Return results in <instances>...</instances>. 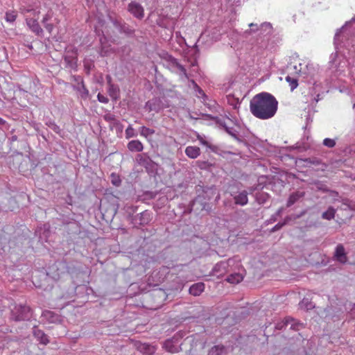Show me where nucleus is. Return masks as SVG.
I'll return each instance as SVG.
<instances>
[{"instance_id": "nucleus-5", "label": "nucleus", "mask_w": 355, "mask_h": 355, "mask_svg": "<svg viewBox=\"0 0 355 355\" xmlns=\"http://www.w3.org/2000/svg\"><path fill=\"white\" fill-rule=\"evenodd\" d=\"M136 159L140 166L145 168L149 175H155L157 173L158 164L153 161L146 153L138 154Z\"/></svg>"}, {"instance_id": "nucleus-25", "label": "nucleus", "mask_w": 355, "mask_h": 355, "mask_svg": "<svg viewBox=\"0 0 355 355\" xmlns=\"http://www.w3.org/2000/svg\"><path fill=\"white\" fill-rule=\"evenodd\" d=\"M64 67L73 70L77 69V58L70 55H64L63 57Z\"/></svg>"}, {"instance_id": "nucleus-30", "label": "nucleus", "mask_w": 355, "mask_h": 355, "mask_svg": "<svg viewBox=\"0 0 355 355\" xmlns=\"http://www.w3.org/2000/svg\"><path fill=\"white\" fill-rule=\"evenodd\" d=\"M108 94L110 96L116 101L120 98V89L117 85H112L108 87Z\"/></svg>"}, {"instance_id": "nucleus-61", "label": "nucleus", "mask_w": 355, "mask_h": 355, "mask_svg": "<svg viewBox=\"0 0 355 355\" xmlns=\"http://www.w3.org/2000/svg\"><path fill=\"white\" fill-rule=\"evenodd\" d=\"M97 99L99 102L103 103H107L109 102V99L104 95L101 94V93L98 94Z\"/></svg>"}, {"instance_id": "nucleus-53", "label": "nucleus", "mask_w": 355, "mask_h": 355, "mask_svg": "<svg viewBox=\"0 0 355 355\" xmlns=\"http://www.w3.org/2000/svg\"><path fill=\"white\" fill-rule=\"evenodd\" d=\"M322 144L327 148H331L336 146V141L333 139L325 138L322 141Z\"/></svg>"}, {"instance_id": "nucleus-44", "label": "nucleus", "mask_w": 355, "mask_h": 355, "mask_svg": "<svg viewBox=\"0 0 355 355\" xmlns=\"http://www.w3.org/2000/svg\"><path fill=\"white\" fill-rule=\"evenodd\" d=\"M46 125L52 129L55 133L58 135L61 134L62 130L60 129V126L55 123L54 121L49 120L46 122Z\"/></svg>"}, {"instance_id": "nucleus-56", "label": "nucleus", "mask_w": 355, "mask_h": 355, "mask_svg": "<svg viewBox=\"0 0 355 355\" xmlns=\"http://www.w3.org/2000/svg\"><path fill=\"white\" fill-rule=\"evenodd\" d=\"M286 220L283 222H279L270 230V232L272 233L281 230L284 225H286Z\"/></svg>"}, {"instance_id": "nucleus-24", "label": "nucleus", "mask_w": 355, "mask_h": 355, "mask_svg": "<svg viewBox=\"0 0 355 355\" xmlns=\"http://www.w3.org/2000/svg\"><path fill=\"white\" fill-rule=\"evenodd\" d=\"M127 147L131 152H141L144 146L139 140H132L128 143Z\"/></svg>"}, {"instance_id": "nucleus-1", "label": "nucleus", "mask_w": 355, "mask_h": 355, "mask_svg": "<svg viewBox=\"0 0 355 355\" xmlns=\"http://www.w3.org/2000/svg\"><path fill=\"white\" fill-rule=\"evenodd\" d=\"M277 109V100L272 94L266 92L254 95L250 102V112L254 116L261 120L272 118Z\"/></svg>"}, {"instance_id": "nucleus-47", "label": "nucleus", "mask_w": 355, "mask_h": 355, "mask_svg": "<svg viewBox=\"0 0 355 355\" xmlns=\"http://www.w3.org/2000/svg\"><path fill=\"white\" fill-rule=\"evenodd\" d=\"M58 265V268L66 269V272L69 274H72L74 272V268L69 266L66 261L59 262Z\"/></svg>"}, {"instance_id": "nucleus-27", "label": "nucleus", "mask_w": 355, "mask_h": 355, "mask_svg": "<svg viewBox=\"0 0 355 355\" xmlns=\"http://www.w3.org/2000/svg\"><path fill=\"white\" fill-rule=\"evenodd\" d=\"M72 87L74 90L79 92L82 98L87 99L89 97V90L87 89L84 82L78 85H73Z\"/></svg>"}, {"instance_id": "nucleus-38", "label": "nucleus", "mask_w": 355, "mask_h": 355, "mask_svg": "<svg viewBox=\"0 0 355 355\" xmlns=\"http://www.w3.org/2000/svg\"><path fill=\"white\" fill-rule=\"evenodd\" d=\"M352 21H355V17H353L350 21L346 22L343 26H342L340 28L337 30V31L334 35V44L336 46H337L338 42H340V37H341V34L343 33V30L345 28V26H347Z\"/></svg>"}, {"instance_id": "nucleus-15", "label": "nucleus", "mask_w": 355, "mask_h": 355, "mask_svg": "<svg viewBox=\"0 0 355 355\" xmlns=\"http://www.w3.org/2000/svg\"><path fill=\"white\" fill-rule=\"evenodd\" d=\"M305 196V192L302 191H296L295 192H293L289 196L287 202H286V207H290L295 205V203L300 202L303 200L304 197Z\"/></svg>"}, {"instance_id": "nucleus-40", "label": "nucleus", "mask_w": 355, "mask_h": 355, "mask_svg": "<svg viewBox=\"0 0 355 355\" xmlns=\"http://www.w3.org/2000/svg\"><path fill=\"white\" fill-rule=\"evenodd\" d=\"M340 202L343 205L345 206L343 208L345 210L347 209L352 211H355V202L348 198H342Z\"/></svg>"}, {"instance_id": "nucleus-10", "label": "nucleus", "mask_w": 355, "mask_h": 355, "mask_svg": "<svg viewBox=\"0 0 355 355\" xmlns=\"http://www.w3.org/2000/svg\"><path fill=\"white\" fill-rule=\"evenodd\" d=\"M127 10L135 18L141 19L144 17V8L139 3L131 1L128 4Z\"/></svg>"}, {"instance_id": "nucleus-50", "label": "nucleus", "mask_w": 355, "mask_h": 355, "mask_svg": "<svg viewBox=\"0 0 355 355\" xmlns=\"http://www.w3.org/2000/svg\"><path fill=\"white\" fill-rule=\"evenodd\" d=\"M249 27H250V29L246 30L244 32V34L245 35H249L252 33L258 32L259 26H258L257 24L251 23L249 24Z\"/></svg>"}, {"instance_id": "nucleus-39", "label": "nucleus", "mask_w": 355, "mask_h": 355, "mask_svg": "<svg viewBox=\"0 0 355 355\" xmlns=\"http://www.w3.org/2000/svg\"><path fill=\"white\" fill-rule=\"evenodd\" d=\"M292 321H293V318L289 316L286 317L283 321L279 322L276 324L275 328L279 330H282L291 323Z\"/></svg>"}, {"instance_id": "nucleus-36", "label": "nucleus", "mask_w": 355, "mask_h": 355, "mask_svg": "<svg viewBox=\"0 0 355 355\" xmlns=\"http://www.w3.org/2000/svg\"><path fill=\"white\" fill-rule=\"evenodd\" d=\"M300 308L302 309L309 311L313 309L315 307L313 303L309 300L308 298H303L302 300L299 304Z\"/></svg>"}, {"instance_id": "nucleus-16", "label": "nucleus", "mask_w": 355, "mask_h": 355, "mask_svg": "<svg viewBox=\"0 0 355 355\" xmlns=\"http://www.w3.org/2000/svg\"><path fill=\"white\" fill-rule=\"evenodd\" d=\"M234 204L240 206H245L248 203V192L246 190L240 191L238 194L233 196Z\"/></svg>"}, {"instance_id": "nucleus-23", "label": "nucleus", "mask_w": 355, "mask_h": 355, "mask_svg": "<svg viewBox=\"0 0 355 355\" xmlns=\"http://www.w3.org/2000/svg\"><path fill=\"white\" fill-rule=\"evenodd\" d=\"M205 285L203 282H198L191 285L189 288V293L193 296L200 295L205 290Z\"/></svg>"}, {"instance_id": "nucleus-64", "label": "nucleus", "mask_w": 355, "mask_h": 355, "mask_svg": "<svg viewBox=\"0 0 355 355\" xmlns=\"http://www.w3.org/2000/svg\"><path fill=\"white\" fill-rule=\"evenodd\" d=\"M72 78L77 83L76 85H78L84 82L83 77L80 76H73Z\"/></svg>"}, {"instance_id": "nucleus-3", "label": "nucleus", "mask_w": 355, "mask_h": 355, "mask_svg": "<svg viewBox=\"0 0 355 355\" xmlns=\"http://www.w3.org/2000/svg\"><path fill=\"white\" fill-rule=\"evenodd\" d=\"M32 317L33 310L26 304H14L12 307H10L9 319L11 321H29Z\"/></svg>"}, {"instance_id": "nucleus-37", "label": "nucleus", "mask_w": 355, "mask_h": 355, "mask_svg": "<svg viewBox=\"0 0 355 355\" xmlns=\"http://www.w3.org/2000/svg\"><path fill=\"white\" fill-rule=\"evenodd\" d=\"M138 209V207L135 205H129L125 207V212L127 214V218L130 222H132V218L135 216V214Z\"/></svg>"}, {"instance_id": "nucleus-18", "label": "nucleus", "mask_w": 355, "mask_h": 355, "mask_svg": "<svg viewBox=\"0 0 355 355\" xmlns=\"http://www.w3.org/2000/svg\"><path fill=\"white\" fill-rule=\"evenodd\" d=\"M228 354V348L222 345H216L211 347L207 355H227Z\"/></svg>"}, {"instance_id": "nucleus-29", "label": "nucleus", "mask_w": 355, "mask_h": 355, "mask_svg": "<svg viewBox=\"0 0 355 355\" xmlns=\"http://www.w3.org/2000/svg\"><path fill=\"white\" fill-rule=\"evenodd\" d=\"M139 131L140 135L143 136L145 138H146L148 141H151L152 140L151 137L155 132L154 129L149 128L146 127L144 125L141 126L139 128Z\"/></svg>"}, {"instance_id": "nucleus-34", "label": "nucleus", "mask_w": 355, "mask_h": 355, "mask_svg": "<svg viewBox=\"0 0 355 355\" xmlns=\"http://www.w3.org/2000/svg\"><path fill=\"white\" fill-rule=\"evenodd\" d=\"M207 148H209L211 152H213L216 154H218L219 155H221L223 157H224L225 155H232L233 154V153H232L230 151L223 150L218 146L211 144L210 143Z\"/></svg>"}, {"instance_id": "nucleus-42", "label": "nucleus", "mask_w": 355, "mask_h": 355, "mask_svg": "<svg viewBox=\"0 0 355 355\" xmlns=\"http://www.w3.org/2000/svg\"><path fill=\"white\" fill-rule=\"evenodd\" d=\"M227 100L229 105L233 107L234 109H237L240 104L239 99L236 98L234 95L230 94L227 96Z\"/></svg>"}, {"instance_id": "nucleus-52", "label": "nucleus", "mask_w": 355, "mask_h": 355, "mask_svg": "<svg viewBox=\"0 0 355 355\" xmlns=\"http://www.w3.org/2000/svg\"><path fill=\"white\" fill-rule=\"evenodd\" d=\"M289 324H291L290 328L294 331H298L300 328L303 327V324L295 318H293V321H292Z\"/></svg>"}, {"instance_id": "nucleus-19", "label": "nucleus", "mask_w": 355, "mask_h": 355, "mask_svg": "<svg viewBox=\"0 0 355 355\" xmlns=\"http://www.w3.org/2000/svg\"><path fill=\"white\" fill-rule=\"evenodd\" d=\"M137 349L139 352L146 355H152L156 351V348L155 346L148 343H142L137 344Z\"/></svg>"}, {"instance_id": "nucleus-17", "label": "nucleus", "mask_w": 355, "mask_h": 355, "mask_svg": "<svg viewBox=\"0 0 355 355\" xmlns=\"http://www.w3.org/2000/svg\"><path fill=\"white\" fill-rule=\"evenodd\" d=\"M26 24L28 28L31 30L33 33H34L37 36L43 35V29L41 28L38 21L33 18L26 19Z\"/></svg>"}, {"instance_id": "nucleus-6", "label": "nucleus", "mask_w": 355, "mask_h": 355, "mask_svg": "<svg viewBox=\"0 0 355 355\" xmlns=\"http://www.w3.org/2000/svg\"><path fill=\"white\" fill-rule=\"evenodd\" d=\"M153 219V213L151 211L145 210L137 214L132 218L131 223L135 227L139 228V226H146L148 225Z\"/></svg>"}, {"instance_id": "nucleus-12", "label": "nucleus", "mask_w": 355, "mask_h": 355, "mask_svg": "<svg viewBox=\"0 0 355 355\" xmlns=\"http://www.w3.org/2000/svg\"><path fill=\"white\" fill-rule=\"evenodd\" d=\"M165 59L167 62H168L170 64H171L173 67H175L178 68V69L180 71V76H184L186 78H189V76H188L186 68L178 62V60L177 58H175V57H173L171 55L167 54Z\"/></svg>"}, {"instance_id": "nucleus-21", "label": "nucleus", "mask_w": 355, "mask_h": 355, "mask_svg": "<svg viewBox=\"0 0 355 355\" xmlns=\"http://www.w3.org/2000/svg\"><path fill=\"white\" fill-rule=\"evenodd\" d=\"M65 230L68 234H79L81 232L80 225L75 220L71 221L66 225Z\"/></svg>"}, {"instance_id": "nucleus-8", "label": "nucleus", "mask_w": 355, "mask_h": 355, "mask_svg": "<svg viewBox=\"0 0 355 355\" xmlns=\"http://www.w3.org/2000/svg\"><path fill=\"white\" fill-rule=\"evenodd\" d=\"M41 318L44 322L49 324H59L63 322V317L61 315L50 310H44Z\"/></svg>"}, {"instance_id": "nucleus-31", "label": "nucleus", "mask_w": 355, "mask_h": 355, "mask_svg": "<svg viewBox=\"0 0 355 355\" xmlns=\"http://www.w3.org/2000/svg\"><path fill=\"white\" fill-rule=\"evenodd\" d=\"M255 201L259 205H263L266 203L270 198V195L266 192H257L254 194Z\"/></svg>"}, {"instance_id": "nucleus-63", "label": "nucleus", "mask_w": 355, "mask_h": 355, "mask_svg": "<svg viewBox=\"0 0 355 355\" xmlns=\"http://www.w3.org/2000/svg\"><path fill=\"white\" fill-rule=\"evenodd\" d=\"M215 123L222 127L224 130L225 129V127H227L225 122L218 116L216 117Z\"/></svg>"}, {"instance_id": "nucleus-13", "label": "nucleus", "mask_w": 355, "mask_h": 355, "mask_svg": "<svg viewBox=\"0 0 355 355\" xmlns=\"http://www.w3.org/2000/svg\"><path fill=\"white\" fill-rule=\"evenodd\" d=\"M302 161L305 166L308 167L311 166H319L318 169L321 171H324L327 168V165L322 162V159L315 157L304 158Z\"/></svg>"}, {"instance_id": "nucleus-59", "label": "nucleus", "mask_w": 355, "mask_h": 355, "mask_svg": "<svg viewBox=\"0 0 355 355\" xmlns=\"http://www.w3.org/2000/svg\"><path fill=\"white\" fill-rule=\"evenodd\" d=\"M157 194V193L154 191H146L144 193V196H146V198L148 200L154 199L156 197Z\"/></svg>"}, {"instance_id": "nucleus-62", "label": "nucleus", "mask_w": 355, "mask_h": 355, "mask_svg": "<svg viewBox=\"0 0 355 355\" xmlns=\"http://www.w3.org/2000/svg\"><path fill=\"white\" fill-rule=\"evenodd\" d=\"M53 15V11L51 10H49L46 12V14L44 16V17H43L42 21H50L52 19Z\"/></svg>"}, {"instance_id": "nucleus-43", "label": "nucleus", "mask_w": 355, "mask_h": 355, "mask_svg": "<svg viewBox=\"0 0 355 355\" xmlns=\"http://www.w3.org/2000/svg\"><path fill=\"white\" fill-rule=\"evenodd\" d=\"M17 17V12L15 10H9L6 12L5 19L6 21L13 23Z\"/></svg>"}, {"instance_id": "nucleus-32", "label": "nucleus", "mask_w": 355, "mask_h": 355, "mask_svg": "<svg viewBox=\"0 0 355 355\" xmlns=\"http://www.w3.org/2000/svg\"><path fill=\"white\" fill-rule=\"evenodd\" d=\"M338 53L337 51L332 53L330 55V60L329 62V67L331 69H338L340 67V62L338 60Z\"/></svg>"}, {"instance_id": "nucleus-49", "label": "nucleus", "mask_w": 355, "mask_h": 355, "mask_svg": "<svg viewBox=\"0 0 355 355\" xmlns=\"http://www.w3.org/2000/svg\"><path fill=\"white\" fill-rule=\"evenodd\" d=\"M137 136V133L135 132V129L132 127L131 125H129L125 130V138L128 139L130 138L135 137Z\"/></svg>"}, {"instance_id": "nucleus-45", "label": "nucleus", "mask_w": 355, "mask_h": 355, "mask_svg": "<svg viewBox=\"0 0 355 355\" xmlns=\"http://www.w3.org/2000/svg\"><path fill=\"white\" fill-rule=\"evenodd\" d=\"M286 80L289 83L291 91H293L298 86V81L297 78H292L290 76H287L286 77Z\"/></svg>"}, {"instance_id": "nucleus-2", "label": "nucleus", "mask_w": 355, "mask_h": 355, "mask_svg": "<svg viewBox=\"0 0 355 355\" xmlns=\"http://www.w3.org/2000/svg\"><path fill=\"white\" fill-rule=\"evenodd\" d=\"M196 191L197 193L196 200L203 205L205 209L208 206L207 201L215 198V201L218 202L220 199V194L216 187L214 184L206 185L200 182V184L196 186Z\"/></svg>"}, {"instance_id": "nucleus-55", "label": "nucleus", "mask_w": 355, "mask_h": 355, "mask_svg": "<svg viewBox=\"0 0 355 355\" xmlns=\"http://www.w3.org/2000/svg\"><path fill=\"white\" fill-rule=\"evenodd\" d=\"M153 295L155 297H159L160 298H162L164 300H165L167 297L166 292L162 289L154 291L153 293Z\"/></svg>"}, {"instance_id": "nucleus-14", "label": "nucleus", "mask_w": 355, "mask_h": 355, "mask_svg": "<svg viewBox=\"0 0 355 355\" xmlns=\"http://www.w3.org/2000/svg\"><path fill=\"white\" fill-rule=\"evenodd\" d=\"M33 335L40 344L47 345L49 343V336L37 326L33 327Z\"/></svg>"}, {"instance_id": "nucleus-7", "label": "nucleus", "mask_w": 355, "mask_h": 355, "mask_svg": "<svg viewBox=\"0 0 355 355\" xmlns=\"http://www.w3.org/2000/svg\"><path fill=\"white\" fill-rule=\"evenodd\" d=\"M110 20L120 33H123L128 37H132L134 35L135 29L126 24L122 19L110 17Z\"/></svg>"}, {"instance_id": "nucleus-9", "label": "nucleus", "mask_w": 355, "mask_h": 355, "mask_svg": "<svg viewBox=\"0 0 355 355\" xmlns=\"http://www.w3.org/2000/svg\"><path fill=\"white\" fill-rule=\"evenodd\" d=\"M167 107L164 105L162 99L158 97H155L148 101L144 105V108L148 112L155 111V112H159Z\"/></svg>"}, {"instance_id": "nucleus-54", "label": "nucleus", "mask_w": 355, "mask_h": 355, "mask_svg": "<svg viewBox=\"0 0 355 355\" xmlns=\"http://www.w3.org/2000/svg\"><path fill=\"white\" fill-rule=\"evenodd\" d=\"M186 336V331H178L176 334H175L173 335V336L172 337V338H173V340H175V343L176 344H178L179 343V341L180 339H182L183 337H184Z\"/></svg>"}, {"instance_id": "nucleus-60", "label": "nucleus", "mask_w": 355, "mask_h": 355, "mask_svg": "<svg viewBox=\"0 0 355 355\" xmlns=\"http://www.w3.org/2000/svg\"><path fill=\"white\" fill-rule=\"evenodd\" d=\"M343 315H344L343 311H342L341 310H338L336 311V314L332 315L331 318L334 321H336V320H340L342 317H343Z\"/></svg>"}, {"instance_id": "nucleus-35", "label": "nucleus", "mask_w": 355, "mask_h": 355, "mask_svg": "<svg viewBox=\"0 0 355 355\" xmlns=\"http://www.w3.org/2000/svg\"><path fill=\"white\" fill-rule=\"evenodd\" d=\"M243 277L240 273L234 272L230 274L226 279V281L231 284H238L243 280Z\"/></svg>"}, {"instance_id": "nucleus-57", "label": "nucleus", "mask_w": 355, "mask_h": 355, "mask_svg": "<svg viewBox=\"0 0 355 355\" xmlns=\"http://www.w3.org/2000/svg\"><path fill=\"white\" fill-rule=\"evenodd\" d=\"M8 140L10 142V148L16 150V146L15 145V141H17L18 140V137L15 135H12L10 137H9Z\"/></svg>"}, {"instance_id": "nucleus-28", "label": "nucleus", "mask_w": 355, "mask_h": 355, "mask_svg": "<svg viewBox=\"0 0 355 355\" xmlns=\"http://www.w3.org/2000/svg\"><path fill=\"white\" fill-rule=\"evenodd\" d=\"M272 29V27L270 23L263 22L259 26L258 32L260 35L267 36L271 33Z\"/></svg>"}, {"instance_id": "nucleus-22", "label": "nucleus", "mask_w": 355, "mask_h": 355, "mask_svg": "<svg viewBox=\"0 0 355 355\" xmlns=\"http://www.w3.org/2000/svg\"><path fill=\"white\" fill-rule=\"evenodd\" d=\"M180 346L178 344H176L175 343V340L173 338H169L167 339L164 343V348L166 349V351L171 352V353H178L180 351Z\"/></svg>"}, {"instance_id": "nucleus-48", "label": "nucleus", "mask_w": 355, "mask_h": 355, "mask_svg": "<svg viewBox=\"0 0 355 355\" xmlns=\"http://www.w3.org/2000/svg\"><path fill=\"white\" fill-rule=\"evenodd\" d=\"M315 184L318 191H321L323 193H329L330 189L324 183L318 181L315 182Z\"/></svg>"}, {"instance_id": "nucleus-46", "label": "nucleus", "mask_w": 355, "mask_h": 355, "mask_svg": "<svg viewBox=\"0 0 355 355\" xmlns=\"http://www.w3.org/2000/svg\"><path fill=\"white\" fill-rule=\"evenodd\" d=\"M110 179H111V182L113 185L116 186V187H119L121 184V178L120 176L115 173H112L111 175H110Z\"/></svg>"}, {"instance_id": "nucleus-58", "label": "nucleus", "mask_w": 355, "mask_h": 355, "mask_svg": "<svg viewBox=\"0 0 355 355\" xmlns=\"http://www.w3.org/2000/svg\"><path fill=\"white\" fill-rule=\"evenodd\" d=\"M99 54L102 57L107 56L109 54V46H103L100 47Z\"/></svg>"}, {"instance_id": "nucleus-33", "label": "nucleus", "mask_w": 355, "mask_h": 355, "mask_svg": "<svg viewBox=\"0 0 355 355\" xmlns=\"http://www.w3.org/2000/svg\"><path fill=\"white\" fill-rule=\"evenodd\" d=\"M336 210L333 207H328L327 211L322 214V218L327 220H331L334 218Z\"/></svg>"}, {"instance_id": "nucleus-26", "label": "nucleus", "mask_w": 355, "mask_h": 355, "mask_svg": "<svg viewBox=\"0 0 355 355\" xmlns=\"http://www.w3.org/2000/svg\"><path fill=\"white\" fill-rule=\"evenodd\" d=\"M185 154L191 159L197 158L200 154V149L198 146H187L185 149Z\"/></svg>"}, {"instance_id": "nucleus-41", "label": "nucleus", "mask_w": 355, "mask_h": 355, "mask_svg": "<svg viewBox=\"0 0 355 355\" xmlns=\"http://www.w3.org/2000/svg\"><path fill=\"white\" fill-rule=\"evenodd\" d=\"M104 119L107 121L112 123L114 126H122L121 123L119 120L116 119V116L112 114H106L104 116Z\"/></svg>"}, {"instance_id": "nucleus-51", "label": "nucleus", "mask_w": 355, "mask_h": 355, "mask_svg": "<svg viewBox=\"0 0 355 355\" xmlns=\"http://www.w3.org/2000/svg\"><path fill=\"white\" fill-rule=\"evenodd\" d=\"M225 131L236 141H241V139L239 137L238 135L236 134V131L234 130L233 128L225 127Z\"/></svg>"}, {"instance_id": "nucleus-20", "label": "nucleus", "mask_w": 355, "mask_h": 355, "mask_svg": "<svg viewBox=\"0 0 355 355\" xmlns=\"http://www.w3.org/2000/svg\"><path fill=\"white\" fill-rule=\"evenodd\" d=\"M227 264L225 262L221 261L216 263L211 270L212 275L217 277L223 276L227 272Z\"/></svg>"}, {"instance_id": "nucleus-11", "label": "nucleus", "mask_w": 355, "mask_h": 355, "mask_svg": "<svg viewBox=\"0 0 355 355\" xmlns=\"http://www.w3.org/2000/svg\"><path fill=\"white\" fill-rule=\"evenodd\" d=\"M333 258L334 261L341 264L347 263L348 261V257L343 244L339 243L336 245Z\"/></svg>"}, {"instance_id": "nucleus-4", "label": "nucleus", "mask_w": 355, "mask_h": 355, "mask_svg": "<svg viewBox=\"0 0 355 355\" xmlns=\"http://www.w3.org/2000/svg\"><path fill=\"white\" fill-rule=\"evenodd\" d=\"M190 344V349L188 350L189 355H197L199 349L203 350L207 343V337L206 334H193L187 336L185 339Z\"/></svg>"}]
</instances>
